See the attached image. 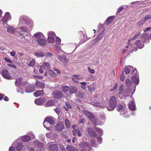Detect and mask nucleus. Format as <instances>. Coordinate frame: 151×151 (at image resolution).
Returning <instances> with one entry per match:
<instances>
[{"instance_id":"obj_44","label":"nucleus","mask_w":151,"mask_h":151,"mask_svg":"<svg viewBox=\"0 0 151 151\" xmlns=\"http://www.w3.org/2000/svg\"><path fill=\"white\" fill-rule=\"evenodd\" d=\"M77 91L76 88V87H73L70 89L69 92L71 94L76 93L77 92Z\"/></svg>"},{"instance_id":"obj_43","label":"nucleus","mask_w":151,"mask_h":151,"mask_svg":"<svg viewBox=\"0 0 151 151\" xmlns=\"http://www.w3.org/2000/svg\"><path fill=\"white\" fill-rule=\"evenodd\" d=\"M36 143L37 144L38 147L40 149H42L44 148V145L42 143H40L38 141H36L35 144Z\"/></svg>"},{"instance_id":"obj_57","label":"nucleus","mask_w":151,"mask_h":151,"mask_svg":"<svg viewBox=\"0 0 151 151\" xmlns=\"http://www.w3.org/2000/svg\"><path fill=\"white\" fill-rule=\"evenodd\" d=\"M45 55L46 58L51 57L53 55V54L51 52H46L45 54Z\"/></svg>"},{"instance_id":"obj_31","label":"nucleus","mask_w":151,"mask_h":151,"mask_svg":"<svg viewBox=\"0 0 151 151\" xmlns=\"http://www.w3.org/2000/svg\"><path fill=\"white\" fill-rule=\"evenodd\" d=\"M67 149L69 151H78V150L75 148L71 145H68L66 146Z\"/></svg>"},{"instance_id":"obj_42","label":"nucleus","mask_w":151,"mask_h":151,"mask_svg":"<svg viewBox=\"0 0 151 151\" xmlns=\"http://www.w3.org/2000/svg\"><path fill=\"white\" fill-rule=\"evenodd\" d=\"M55 38H52L51 37H48L47 38V41L49 43H52L54 44L55 42Z\"/></svg>"},{"instance_id":"obj_21","label":"nucleus","mask_w":151,"mask_h":151,"mask_svg":"<svg viewBox=\"0 0 151 151\" xmlns=\"http://www.w3.org/2000/svg\"><path fill=\"white\" fill-rule=\"evenodd\" d=\"M37 41L38 43L41 46H44L46 44V40L43 37L37 39Z\"/></svg>"},{"instance_id":"obj_23","label":"nucleus","mask_w":151,"mask_h":151,"mask_svg":"<svg viewBox=\"0 0 151 151\" xmlns=\"http://www.w3.org/2000/svg\"><path fill=\"white\" fill-rule=\"evenodd\" d=\"M136 86H135L133 88H130L129 87H128L126 89V94H133L134 93L135 89Z\"/></svg>"},{"instance_id":"obj_17","label":"nucleus","mask_w":151,"mask_h":151,"mask_svg":"<svg viewBox=\"0 0 151 151\" xmlns=\"http://www.w3.org/2000/svg\"><path fill=\"white\" fill-rule=\"evenodd\" d=\"M129 109L131 110L134 111L136 109V106L133 101H130L129 103Z\"/></svg>"},{"instance_id":"obj_30","label":"nucleus","mask_w":151,"mask_h":151,"mask_svg":"<svg viewBox=\"0 0 151 151\" xmlns=\"http://www.w3.org/2000/svg\"><path fill=\"white\" fill-rule=\"evenodd\" d=\"M73 135L74 136L77 135L78 136L81 137L82 136V134L78 129H74L73 131Z\"/></svg>"},{"instance_id":"obj_37","label":"nucleus","mask_w":151,"mask_h":151,"mask_svg":"<svg viewBox=\"0 0 151 151\" xmlns=\"http://www.w3.org/2000/svg\"><path fill=\"white\" fill-rule=\"evenodd\" d=\"M48 37H50L52 38H55L56 35L55 32L53 31H50L47 33Z\"/></svg>"},{"instance_id":"obj_25","label":"nucleus","mask_w":151,"mask_h":151,"mask_svg":"<svg viewBox=\"0 0 151 151\" xmlns=\"http://www.w3.org/2000/svg\"><path fill=\"white\" fill-rule=\"evenodd\" d=\"M34 54L36 57L39 58L42 57L45 55V53L41 51L35 52Z\"/></svg>"},{"instance_id":"obj_20","label":"nucleus","mask_w":151,"mask_h":151,"mask_svg":"<svg viewBox=\"0 0 151 151\" xmlns=\"http://www.w3.org/2000/svg\"><path fill=\"white\" fill-rule=\"evenodd\" d=\"M88 132L89 136L92 137H95L96 135L94 130L91 128H89L88 129Z\"/></svg>"},{"instance_id":"obj_9","label":"nucleus","mask_w":151,"mask_h":151,"mask_svg":"<svg viewBox=\"0 0 151 151\" xmlns=\"http://www.w3.org/2000/svg\"><path fill=\"white\" fill-rule=\"evenodd\" d=\"M28 134L30 136L28 135H24L21 137V139L23 142H27L30 140L31 138L33 139L35 138V135L32 134V132H29Z\"/></svg>"},{"instance_id":"obj_28","label":"nucleus","mask_w":151,"mask_h":151,"mask_svg":"<svg viewBox=\"0 0 151 151\" xmlns=\"http://www.w3.org/2000/svg\"><path fill=\"white\" fill-rule=\"evenodd\" d=\"M15 84L17 87L20 86L22 85V78H17L15 82Z\"/></svg>"},{"instance_id":"obj_15","label":"nucleus","mask_w":151,"mask_h":151,"mask_svg":"<svg viewBox=\"0 0 151 151\" xmlns=\"http://www.w3.org/2000/svg\"><path fill=\"white\" fill-rule=\"evenodd\" d=\"M49 148L50 151H57L58 150L57 145L55 144L50 145L49 146Z\"/></svg>"},{"instance_id":"obj_24","label":"nucleus","mask_w":151,"mask_h":151,"mask_svg":"<svg viewBox=\"0 0 151 151\" xmlns=\"http://www.w3.org/2000/svg\"><path fill=\"white\" fill-rule=\"evenodd\" d=\"M72 78L74 82L76 83H78V80L82 79V78L79 75H74L72 76Z\"/></svg>"},{"instance_id":"obj_4","label":"nucleus","mask_w":151,"mask_h":151,"mask_svg":"<svg viewBox=\"0 0 151 151\" xmlns=\"http://www.w3.org/2000/svg\"><path fill=\"white\" fill-rule=\"evenodd\" d=\"M138 43H140V40H137L136 42L133 44L129 43L128 45L126 46L124 49L123 51L124 52H126L127 50L126 49L127 48L129 47L130 49L133 51H136L137 50V49L136 46V45H138Z\"/></svg>"},{"instance_id":"obj_64","label":"nucleus","mask_w":151,"mask_h":151,"mask_svg":"<svg viewBox=\"0 0 151 151\" xmlns=\"http://www.w3.org/2000/svg\"><path fill=\"white\" fill-rule=\"evenodd\" d=\"M33 76L38 79H42L43 78V77L42 76H39L38 75H34Z\"/></svg>"},{"instance_id":"obj_50","label":"nucleus","mask_w":151,"mask_h":151,"mask_svg":"<svg viewBox=\"0 0 151 151\" xmlns=\"http://www.w3.org/2000/svg\"><path fill=\"white\" fill-rule=\"evenodd\" d=\"M145 22V21L144 19H143V18H142L141 20L139 22L137 23V24L138 26H142Z\"/></svg>"},{"instance_id":"obj_45","label":"nucleus","mask_w":151,"mask_h":151,"mask_svg":"<svg viewBox=\"0 0 151 151\" xmlns=\"http://www.w3.org/2000/svg\"><path fill=\"white\" fill-rule=\"evenodd\" d=\"M48 73H49V74L52 76L53 77H55L57 76L56 74L52 70H49Z\"/></svg>"},{"instance_id":"obj_32","label":"nucleus","mask_w":151,"mask_h":151,"mask_svg":"<svg viewBox=\"0 0 151 151\" xmlns=\"http://www.w3.org/2000/svg\"><path fill=\"white\" fill-rule=\"evenodd\" d=\"M115 16H111L109 17L106 20V23L107 25L111 23L113 20Z\"/></svg>"},{"instance_id":"obj_60","label":"nucleus","mask_w":151,"mask_h":151,"mask_svg":"<svg viewBox=\"0 0 151 151\" xmlns=\"http://www.w3.org/2000/svg\"><path fill=\"white\" fill-rule=\"evenodd\" d=\"M143 19H144L145 22L151 18V15H148L146 16L145 17L142 18Z\"/></svg>"},{"instance_id":"obj_59","label":"nucleus","mask_w":151,"mask_h":151,"mask_svg":"<svg viewBox=\"0 0 151 151\" xmlns=\"http://www.w3.org/2000/svg\"><path fill=\"white\" fill-rule=\"evenodd\" d=\"M44 93L42 90H37L35 93L34 94H43Z\"/></svg>"},{"instance_id":"obj_13","label":"nucleus","mask_w":151,"mask_h":151,"mask_svg":"<svg viewBox=\"0 0 151 151\" xmlns=\"http://www.w3.org/2000/svg\"><path fill=\"white\" fill-rule=\"evenodd\" d=\"M104 31V30L102 31L100 34H99L98 35L97 37H96V38L93 40L92 42H93L94 44L97 43L99 42V41L101 39L102 37H103V36L102 35V34L103 33Z\"/></svg>"},{"instance_id":"obj_18","label":"nucleus","mask_w":151,"mask_h":151,"mask_svg":"<svg viewBox=\"0 0 151 151\" xmlns=\"http://www.w3.org/2000/svg\"><path fill=\"white\" fill-rule=\"evenodd\" d=\"M124 86L122 84L119 88V93L121 94H125L126 93V89H124Z\"/></svg>"},{"instance_id":"obj_10","label":"nucleus","mask_w":151,"mask_h":151,"mask_svg":"<svg viewBox=\"0 0 151 151\" xmlns=\"http://www.w3.org/2000/svg\"><path fill=\"white\" fill-rule=\"evenodd\" d=\"M1 74L4 78L7 79L11 80L12 79L10 74L6 70H3L1 72Z\"/></svg>"},{"instance_id":"obj_54","label":"nucleus","mask_w":151,"mask_h":151,"mask_svg":"<svg viewBox=\"0 0 151 151\" xmlns=\"http://www.w3.org/2000/svg\"><path fill=\"white\" fill-rule=\"evenodd\" d=\"M116 109L119 111H122L123 109V107L122 105H118L117 106Z\"/></svg>"},{"instance_id":"obj_51","label":"nucleus","mask_w":151,"mask_h":151,"mask_svg":"<svg viewBox=\"0 0 151 151\" xmlns=\"http://www.w3.org/2000/svg\"><path fill=\"white\" fill-rule=\"evenodd\" d=\"M65 126L67 127V128H69L70 127V123L68 119H65Z\"/></svg>"},{"instance_id":"obj_11","label":"nucleus","mask_w":151,"mask_h":151,"mask_svg":"<svg viewBox=\"0 0 151 151\" xmlns=\"http://www.w3.org/2000/svg\"><path fill=\"white\" fill-rule=\"evenodd\" d=\"M57 101L55 99L49 100L44 104L46 107H50L55 105L57 102Z\"/></svg>"},{"instance_id":"obj_12","label":"nucleus","mask_w":151,"mask_h":151,"mask_svg":"<svg viewBox=\"0 0 151 151\" xmlns=\"http://www.w3.org/2000/svg\"><path fill=\"white\" fill-rule=\"evenodd\" d=\"M11 18V17L10 13L8 12L5 13L4 16L2 19V21L4 23H6V22Z\"/></svg>"},{"instance_id":"obj_63","label":"nucleus","mask_w":151,"mask_h":151,"mask_svg":"<svg viewBox=\"0 0 151 151\" xmlns=\"http://www.w3.org/2000/svg\"><path fill=\"white\" fill-rule=\"evenodd\" d=\"M124 8L123 6H122L119 8L118 9L116 13H119L121 12L123 9H124Z\"/></svg>"},{"instance_id":"obj_22","label":"nucleus","mask_w":151,"mask_h":151,"mask_svg":"<svg viewBox=\"0 0 151 151\" xmlns=\"http://www.w3.org/2000/svg\"><path fill=\"white\" fill-rule=\"evenodd\" d=\"M46 136L47 137L51 138H57L58 135L55 133H53L52 132H49L48 133L46 134Z\"/></svg>"},{"instance_id":"obj_7","label":"nucleus","mask_w":151,"mask_h":151,"mask_svg":"<svg viewBox=\"0 0 151 151\" xmlns=\"http://www.w3.org/2000/svg\"><path fill=\"white\" fill-rule=\"evenodd\" d=\"M130 70H132V73L133 74H136L137 73V70L131 66L125 67L124 69V71L127 75L130 72Z\"/></svg>"},{"instance_id":"obj_52","label":"nucleus","mask_w":151,"mask_h":151,"mask_svg":"<svg viewBox=\"0 0 151 151\" xmlns=\"http://www.w3.org/2000/svg\"><path fill=\"white\" fill-rule=\"evenodd\" d=\"M131 84V81L129 79H127L125 80V85L128 87L130 86Z\"/></svg>"},{"instance_id":"obj_26","label":"nucleus","mask_w":151,"mask_h":151,"mask_svg":"<svg viewBox=\"0 0 151 151\" xmlns=\"http://www.w3.org/2000/svg\"><path fill=\"white\" fill-rule=\"evenodd\" d=\"M35 90V88L33 86H29L25 88V91L27 93H31Z\"/></svg>"},{"instance_id":"obj_29","label":"nucleus","mask_w":151,"mask_h":151,"mask_svg":"<svg viewBox=\"0 0 151 151\" xmlns=\"http://www.w3.org/2000/svg\"><path fill=\"white\" fill-rule=\"evenodd\" d=\"M34 37L38 39L39 38L44 37V35L41 32H38L34 35Z\"/></svg>"},{"instance_id":"obj_48","label":"nucleus","mask_w":151,"mask_h":151,"mask_svg":"<svg viewBox=\"0 0 151 151\" xmlns=\"http://www.w3.org/2000/svg\"><path fill=\"white\" fill-rule=\"evenodd\" d=\"M91 146L93 147H96L95 141L93 139H92L90 141V144H89V146Z\"/></svg>"},{"instance_id":"obj_16","label":"nucleus","mask_w":151,"mask_h":151,"mask_svg":"<svg viewBox=\"0 0 151 151\" xmlns=\"http://www.w3.org/2000/svg\"><path fill=\"white\" fill-rule=\"evenodd\" d=\"M132 81L136 85L138 84L139 83V79L138 74H136L134 76L131 78Z\"/></svg>"},{"instance_id":"obj_58","label":"nucleus","mask_w":151,"mask_h":151,"mask_svg":"<svg viewBox=\"0 0 151 151\" xmlns=\"http://www.w3.org/2000/svg\"><path fill=\"white\" fill-rule=\"evenodd\" d=\"M88 70L89 73L92 74L94 73L95 72V70L91 69L89 67L88 68Z\"/></svg>"},{"instance_id":"obj_61","label":"nucleus","mask_w":151,"mask_h":151,"mask_svg":"<svg viewBox=\"0 0 151 151\" xmlns=\"http://www.w3.org/2000/svg\"><path fill=\"white\" fill-rule=\"evenodd\" d=\"M63 95H53V97L56 99H60L62 98Z\"/></svg>"},{"instance_id":"obj_41","label":"nucleus","mask_w":151,"mask_h":151,"mask_svg":"<svg viewBox=\"0 0 151 151\" xmlns=\"http://www.w3.org/2000/svg\"><path fill=\"white\" fill-rule=\"evenodd\" d=\"M94 128L95 130L99 133V135L101 136L103 134V131L102 129L97 128L95 127H94Z\"/></svg>"},{"instance_id":"obj_33","label":"nucleus","mask_w":151,"mask_h":151,"mask_svg":"<svg viewBox=\"0 0 151 151\" xmlns=\"http://www.w3.org/2000/svg\"><path fill=\"white\" fill-rule=\"evenodd\" d=\"M7 31L10 33H14L15 31L14 27L9 26L7 28Z\"/></svg>"},{"instance_id":"obj_27","label":"nucleus","mask_w":151,"mask_h":151,"mask_svg":"<svg viewBox=\"0 0 151 151\" xmlns=\"http://www.w3.org/2000/svg\"><path fill=\"white\" fill-rule=\"evenodd\" d=\"M79 147L82 148H85L89 147V143L86 142H83L79 144Z\"/></svg>"},{"instance_id":"obj_46","label":"nucleus","mask_w":151,"mask_h":151,"mask_svg":"<svg viewBox=\"0 0 151 151\" xmlns=\"http://www.w3.org/2000/svg\"><path fill=\"white\" fill-rule=\"evenodd\" d=\"M140 34V32H138L134 36L133 38H132V39H129V40H128V43H129L130 42H131V41L132 40H134L135 39H137L138 36Z\"/></svg>"},{"instance_id":"obj_1","label":"nucleus","mask_w":151,"mask_h":151,"mask_svg":"<svg viewBox=\"0 0 151 151\" xmlns=\"http://www.w3.org/2000/svg\"><path fill=\"white\" fill-rule=\"evenodd\" d=\"M83 113L85 115L88 117L91 122L95 125H101L103 124L102 122H100L99 120L93 118V114L87 110H84Z\"/></svg>"},{"instance_id":"obj_35","label":"nucleus","mask_w":151,"mask_h":151,"mask_svg":"<svg viewBox=\"0 0 151 151\" xmlns=\"http://www.w3.org/2000/svg\"><path fill=\"white\" fill-rule=\"evenodd\" d=\"M35 86L36 87L42 88H43L45 86V85L44 83L42 82H40L38 81H36L35 83Z\"/></svg>"},{"instance_id":"obj_62","label":"nucleus","mask_w":151,"mask_h":151,"mask_svg":"<svg viewBox=\"0 0 151 151\" xmlns=\"http://www.w3.org/2000/svg\"><path fill=\"white\" fill-rule=\"evenodd\" d=\"M120 80L122 81H123L125 79V76L122 73L120 75Z\"/></svg>"},{"instance_id":"obj_49","label":"nucleus","mask_w":151,"mask_h":151,"mask_svg":"<svg viewBox=\"0 0 151 151\" xmlns=\"http://www.w3.org/2000/svg\"><path fill=\"white\" fill-rule=\"evenodd\" d=\"M16 143V142H15L12 143V146L10 147L9 148V151H15V150L13 147H15V145Z\"/></svg>"},{"instance_id":"obj_6","label":"nucleus","mask_w":151,"mask_h":151,"mask_svg":"<svg viewBox=\"0 0 151 151\" xmlns=\"http://www.w3.org/2000/svg\"><path fill=\"white\" fill-rule=\"evenodd\" d=\"M29 17L25 15L21 16L19 18V22L18 26L20 27L24 26V23L27 24L28 20H29Z\"/></svg>"},{"instance_id":"obj_19","label":"nucleus","mask_w":151,"mask_h":151,"mask_svg":"<svg viewBox=\"0 0 151 151\" xmlns=\"http://www.w3.org/2000/svg\"><path fill=\"white\" fill-rule=\"evenodd\" d=\"M63 123L61 122L58 123L55 126L56 129L58 131H62L64 128Z\"/></svg>"},{"instance_id":"obj_2","label":"nucleus","mask_w":151,"mask_h":151,"mask_svg":"<svg viewBox=\"0 0 151 151\" xmlns=\"http://www.w3.org/2000/svg\"><path fill=\"white\" fill-rule=\"evenodd\" d=\"M116 105V98L112 96L110 99L109 104L107 106V109L109 111L113 110Z\"/></svg>"},{"instance_id":"obj_53","label":"nucleus","mask_w":151,"mask_h":151,"mask_svg":"<svg viewBox=\"0 0 151 151\" xmlns=\"http://www.w3.org/2000/svg\"><path fill=\"white\" fill-rule=\"evenodd\" d=\"M35 64V60L34 59H32L31 61L29 62L28 65L29 66H33Z\"/></svg>"},{"instance_id":"obj_56","label":"nucleus","mask_w":151,"mask_h":151,"mask_svg":"<svg viewBox=\"0 0 151 151\" xmlns=\"http://www.w3.org/2000/svg\"><path fill=\"white\" fill-rule=\"evenodd\" d=\"M138 45H136V46L137 47V49L139 48V49L142 48L144 46V44L143 43H141V42L140 41V43H138L137 44Z\"/></svg>"},{"instance_id":"obj_38","label":"nucleus","mask_w":151,"mask_h":151,"mask_svg":"<svg viewBox=\"0 0 151 151\" xmlns=\"http://www.w3.org/2000/svg\"><path fill=\"white\" fill-rule=\"evenodd\" d=\"M15 147L18 151H20L22 149L23 146L22 143H17V146H15Z\"/></svg>"},{"instance_id":"obj_5","label":"nucleus","mask_w":151,"mask_h":151,"mask_svg":"<svg viewBox=\"0 0 151 151\" xmlns=\"http://www.w3.org/2000/svg\"><path fill=\"white\" fill-rule=\"evenodd\" d=\"M50 65L49 63L46 62L44 63H43L42 65L40 66V68L39 69V72L42 73L43 72V69L46 70V72L44 74V76H46L47 74V70H48L50 68Z\"/></svg>"},{"instance_id":"obj_55","label":"nucleus","mask_w":151,"mask_h":151,"mask_svg":"<svg viewBox=\"0 0 151 151\" xmlns=\"http://www.w3.org/2000/svg\"><path fill=\"white\" fill-rule=\"evenodd\" d=\"M55 43L56 45L60 44L61 42V40L60 38L57 37H55Z\"/></svg>"},{"instance_id":"obj_34","label":"nucleus","mask_w":151,"mask_h":151,"mask_svg":"<svg viewBox=\"0 0 151 151\" xmlns=\"http://www.w3.org/2000/svg\"><path fill=\"white\" fill-rule=\"evenodd\" d=\"M141 38L144 42H146V40L148 41V42H149V40L148 39V34L147 33L144 34L142 36Z\"/></svg>"},{"instance_id":"obj_39","label":"nucleus","mask_w":151,"mask_h":151,"mask_svg":"<svg viewBox=\"0 0 151 151\" xmlns=\"http://www.w3.org/2000/svg\"><path fill=\"white\" fill-rule=\"evenodd\" d=\"M17 29H18V30H20L21 32L23 33H26L27 31V28L24 27V26L19 27Z\"/></svg>"},{"instance_id":"obj_8","label":"nucleus","mask_w":151,"mask_h":151,"mask_svg":"<svg viewBox=\"0 0 151 151\" xmlns=\"http://www.w3.org/2000/svg\"><path fill=\"white\" fill-rule=\"evenodd\" d=\"M57 57L60 61L64 63H67L68 61V59L66 58V56L64 54V52L63 53H61L58 54Z\"/></svg>"},{"instance_id":"obj_47","label":"nucleus","mask_w":151,"mask_h":151,"mask_svg":"<svg viewBox=\"0 0 151 151\" xmlns=\"http://www.w3.org/2000/svg\"><path fill=\"white\" fill-rule=\"evenodd\" d=\"M69 89V88L67 86H63L62 88V91L64 92L68 91Z\"/></svg>"},{"instance_id":"obj_14","label":"nucleus","mask_w":151,"mask_h":151,"mask_svg":"<svg viewBox=\"0 0 151 151\" xmlns=\"http://www.w3.org/2000/svg\"><path fill=\"white\" fill-rule=\"evenodd\" d=\"M47 100L46 99L41 98L35 100V103L37 105H41Z\"/></svg>"},{"instance_id":"obj_40","label":"nucleus","mask_w":151,"mask_h":151,"mask_svg":"<svg viewBox=\"0 0 151 151\" xmlns=\"http://www.w3.org/2000/svg\"><path fill=\"white\" fill-rule=\"evenodd\" d=\"M54 46H55V49L58 52V54H60L61 53H63V52L61 50V49L59 47L57 46L56 45H54Z\"/></svg>"},{"instance_id":"obj_36","label":"nucleus","mask_w":151,"mask_h":151,"mask_svg":"<svg viewBox=\"0 0 151 151\" xmlns=\"http://www.w3.org/2000/svg\"><path fill=\"white\" fill-rule=\"evenodd\" d=\"M27 25L29 27V28H32L34 26V23L33 21L32 20H31L29 18V20H28V22H27Z\"/></svg>"},{"instance_id":"obj_3","label":"nucleus","mask_w":151,"mask_h":151,"mask_svg":"<svg viewBox=\"0 0 151 151\" xmlns=\"http://www.w3.org/2000/svg\"><path fill=\"white\" fill-rule=\"evenodd\" d=\"M54 121L53 119L47 117L45 118L43 124L44 127L46 128L47 130H50V127H51V125L54 124Z\"/></svg>"}]
</instances>
